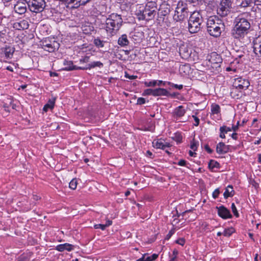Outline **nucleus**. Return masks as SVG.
<instances>
[{
	"label": "nucleus",
	"mask_w": 261,
	"mask_h": 261,
	"mask_svg": "<svg viewBox=\"0 0 261 261\" xmlns=\"http://www.w3.org/2000/svg\"><path fill=\"white\" fill-rule=\"evenodd\" d=\"M228 147L223 142L218 143L216 147L217 152L219 154H223L228 151Z\"/></svg>",
	"instance_id": "obj_21"
},
{
	"label": "nucleus",
	"mask_w": 261,
	"mask_h": 261,
	"mask_svg": "<svg viewBox=\"0 0 261 261\" xmlns=\"http://www.w3.org/2000/svg\"><path fill=\"white\" fill-rule=\"evenodd\" d=\"M42 48L48 52L52 53L59 48V43L54 39H45L42 42Z\"/></svg>",
	"instance_id": "obj_9"
},
{
	"label": "nucleus",
	"mask_w": 261,
	"mask_h": 261,
	"mask_svg": "<svg viewBox=\"0 0 261 261\" xmlns=\"http://www.w3.org/2000/svg\"><path fill=\"white\" fill-rule=\"evenodd\" d=\"M90 0H78V3H75V6L74 8H78L81 5H84L88 3Z\"/></svg>",
	"instance_id": "obj_39"
},
{
	"label": "nucleus",
	"mask_w": 261,
	"mask_h": 261,
	"mask_svg": "<svg viewBox=\"0 0 261 261\" xmlns=\"http://www.w3.org/2000/svg\"><path fill=\"white\" fill-rule=\"evenodd\" d=\"M199 146V143L198 141L195 140V139H193L191 142L190 148L191 149L195 151L197 150L198 146Z\"/></svg>",
	"instance_id": "obj_31"
},
{
	"label": "nucleus",
	"mask_w": 261,
	"mask_h": 261,
	"mask_svg": "<svg viewBox=\"0 0 261 261\" xmlns=\"http://www.w3.org/2000/svg\"><path fill=\"white\" fill-rule=\"evenodd\" d=\"M168 85H171L173 88L180 90L182 89L183 85H177L171 83L170 82H168Z\"/></svg>",
	"instance_id": "obj_42"
},
{
	"label": "nucleus",
	"mask_w": 261,
	"mask_h": 261,
	"mask_svg": "<svg viewBox=\"0 0 261 261\" xmlns=\"http://www.w3.org/2000/svg\"><path fill=\"white\" fill-rule=\"evenodd\" d=\"M56 99L53 98L49 99L47 103L45 104L43 108V111L46 112L48 110H52L54 108Z\"/></svg>",
	"instance_id": "obj_25"
},
{
	"label": "nucleus",
	"mask_w": 261,
	"mask_h": 261,
	"mask_svg": "<svg viewBox=\"0 0 261 261\" xmlns=\"http://www.w3.org/2000/svg\"><path fill=\"white\" fill-rule=\"evenodd\" d=\"M175 233V229L173 228L171 230H170L168 233V234L166 236V239H169Z\"/></svg>",
	"instance_id": "obj_46"
},
{
	"label": "nucleus",
	"mask_w": 261,
	"mask_h": 261,
	"mask_svg": "<svg viewBox=\"0 0 261 261\" xmlns=\"http://www.w3.org/2000/svg\"><path fill=\"white\" fill-rule=\"evenodd\" d=\"M106 41L100 39V38L98 37L95 38L93 41V43L98 48L103 47Z\"/></svg>",
	"instance_id": "obj_29"
},
{
	"label": "nucleus",
	"mask_w": 261,
	"mask_h": 261,
	"mask_svg": "<svg viewBox=\"0 0 261 261\" xmlns=\"http://www.w3.org/2000/svg\"><path fill=\"white\" fill-rule=\"evenodd\" d=\"M28 4L30 10L34 13H40L45 7L44 0H23Z\"/></svg>",
	"instance_id": "obj_6"
},
{
	"label": "nucleus",
	"mask_w": 261,
	"mask_h": 261,
	"mask_svg": "<svg viewBox=\"0 0 261 261\" xmlns=\"http://www.w3.org/2000/svg\"><path fill=\"white\" fill-rule=\"evenodd\" d=\"M231 128V130H233L234 132H236L238 129V125L233 126Z\"/></svg>",
	"instance_id": "obj_63"
},
{
	"label": "nucleus",
	"mask_w": 261,
	"mask_h": 261,
	"mask_svg": "<svg viewBox=\"0 0 261 261\" xmlns=\"http://www.w3.org/2000/svg\"><path fill=\"white\" fill-rule=\"evenodd\" d=\"M231 131L230 127H227L226 126H223L220 128V137L221 138H225V134H227V132Z\"/></svg>",
	"instance_id": "obj_28"
},
{
	"label": "nucleus",
	"mask_w": 261,
	"mask_h": 261,
	"mask_svg": "<svg viewBox=\"0 0 261 261\" xmlns=\"http://www.w3.org/2000/svg\"><path fill=\"white\" fill-rule=\"evenodd\" d=\"M208 168L212 171H216L220 168V164H208Z\"/></svg>",
	"instance_id": "obj_36"
},
{
	"label": "nucleus",
	"mask_w": 261,
	"mask_h": 261,
	"mask_svg": "<svg viewBox=\"0 0 261 261\" xmlns=\"http://www.w3.org/2000/svg\"><path fill=\"white\" fill-rule=\"evenodd\" d=\"M17 261H25V259L24 257H20Z\"/></svg>",
	"instance_id": "obj_64"
},
{
	"label": "nucleus",
	"mask_w": 261,
	"mask_h": 261,
	"mask_svg": "<svg viewBox=\"0 0 261 261\" xmlns=\"http://www.w3.org/2000/svg\"><path fill=\"white\" fill-rule=\"evenodd\" d=\"M220 193L219 190L218 189H216L213 193V197L214 199L217 198Z\"/></svg>",
	"instance_id": "obj_48"
},
{
	"label": "nucleus",
	"mask_w": 261,
	"mask_h": 261,
	"mask_svg": "<svg viewBox=\"0 0 261 261\" xmlns=\"http://www.w3.org/2000/svg\"><path fill=\"white\" fill-rule=\"evenodd\" d=\"M234 231V229L232 228L226 229L223 232V234L226 237H229Z\"/></svg>",
	"instance_id": "obj_34"
},
{
	"label": "nucleus",
	"mask_w": 261,
	"mask_h": 261,
	"mask_svg": "<svg viewBox=\"0 0 261 261\" xmlns=\"http://www.w3.org/2000/svg\"><path fill=\"white\" fill-rule=\"evenodd\" d=\"M152 145L154 148L165 150L166 152L169 153V151L166 150V148L170 147V144L168 142H166L163 139L154 140L152 141Z\"/></svg>",
	"instance_id": "obj_11"
},
{
	"label": "nucleus",
	"mask_w": 261,
	"mask_h": 261,
	"mask_svg": "<svg viewBox=\"0 0 261 261\" xmlns=\"http://www.w3.org/2000/svg\"><path fill=\"white\" fill-rule=\"evenodd\" d=\"M89 61V57L88 56L85 57L84 58L80 59L81 63H87Z\"/></svg>",
	"instance_id": "obj_52"
},
{
	"label": "nucleus",
	"mask_w": 261,
	"mask_h": 261,
	"mask_svg": "<svg viewBox=\"0 0 261 261\" xmlns=\"http://www.w3.org/2000/svg\"><path fill=\"white\" fill-rule=\"evenodd\" d=\"M208 61L213 67L217 68L220 67V63H222V59L219 55L216 53H213L210 55Z\"/></svg>",
	"instance_id": "obj_12"
},
{
	"label": "nucleus",
	"mask_w": 261,
	"mask_h": 261,
	"mask_svg": "<svg viewBox=\"0 0 261 261\" xmlns=\"http://www.w3.org/2000/svg\"><path fill=\"white\" fill-rule=\"evenodd\" d=\"M158 257V254H153L152 255L144 258V261H153L156 259Z\"/></svg>",
	"instance_id": "obj_40"
},
{
	"label": "nucleus",
	"mask_w": 261,
	"mask_h": 261,
	"mask_svg": "<svg viewBox=\"0 0 261 261\" xmlns=\"http://www.w3.org/2000/svg\"><path fill=\"white\" fill-rule=\"evenodd\" d=\"M15 12L19 14H24L27 11L25 3L17 2L14 7Z\"/></svg>",
	"instance_id": "obj_16"
},
{
	"label": "nucleus",
	"mask_w": 261,
	"mask_h": 261,
	"mask_svg": "<svg viewBox=\"0 0 261 261\" xmlns=\"http://www.w3.org/2000/svg\"><path fill=\"white\" fill-rule=\"evenodd\" d=\"M169 95V92L165 89L159 88L154 89V96H168Z\"/></svg>",
	"instance_id": "obj_23"
},
{
	"label": "nucleus",
	"mask_w": 261,
	"mask_h": 261,
	"mask_svg": "<svg viewBox=\"0 0 261 261\" xmlns=\"http://www.w3.org/2000/svg\"><path fill=\"white\" fill-rule=\"evenodd\" d=\"M112 224V221L109 220L107 221L106 223L105 224V225H106V227H107L109 226L110 225H111Z\"/></svg>",
	"instance_id": "obj_59"
},
{
	"label": "nucleus",
	"mask_w": 261,
	"mask_h": 261,
	"mask_svg": "<svg viewBox=\"0 0 261 261\" xmlns=\"http://www.w3.org/2000/svg\"><path fill=\"white\" fill-rule=\"evenodd\" d=\"M145 99L143 97H139L137 99V103L138 105H142L145 103Z\"/></svg>",
	"instance_id": "obj_45"
},
{
	"label": "nucleus",
	"mask_w": 261,
	"mask_h": 261,
	"mask_svg": "<svg viewBox=\"0 0 261 261\" xmlns=\"http://www.w3.org/2000/svg\"><path fill=\"white\" fill-rule=\"evenodd\" d=\"M231 208L232 212L233 213L234 215L236 217H238L239 216V213L238 212V211L237 210V208H236V205L234 203H232L231 204Z\"/></svg>",
	"instance_id": "obj_41"
},
{
	"label": "nucleus",
	"mask_w": 261,
	"mask_h": 261,
	"mask_svg": "<svg viewBox=\"0 0 261 261\" xmlns=\"http://www.w3.org/2000/svg\"><path fill=\"white\" fill-rule=\"evenodd\" d=\"M157 81L153 80L149 82H145L144 85L146 87H154L156 86Z\"/></svg>",
	"instance_id": "obj_35"
},
{
	"label": "nucleus",
	"mask_w": 261,
	"mask_h": 261,
	"mask_svg": "<svg viewBox=\"0 0 261 261\" xmlns=\"http://www.w3.org/2000/svg\"><path fill=\"white\" fill-rule=\"evenodd\" d=\"M14 52V50L13 49L10 48V51H6V55L8 57L9 56V54H10V57L13 55V53Z\"/></svg>",
	"instance_id": "obj_57"
},
{
	"label": "nucleus",
	"mask_w": 261,
	"mask_h": 261,
	"mask_svg": "<svg viewBox=\"0 0 261 261\" xmlns=\"http://www.w3.org/2000/svg\"><path fill=\"white\" fill-rule=\"evenodd\" d=\"M234 195V191L233 190V187L231 185H229L225 189L223 195L225 199L229 197H232Z\"/></svg>",
	"instance_id": "obj_27"
},
{
	"label": "nucleus",
	"mask_w": 261,
	"mask_h": 261,
	"mask_svg": "<svg viewBox=\"0 0 261 261\" xmlns=\"http://www.w3.org/2000/svg\"><path fill=\"white\" fill-rule=\"evenodd\" d=\"M178 253V251L176 249H174L173 251V257L171 258L169 261H175L177 258V255Z\"/></svg>",
	"instance_id": "obj_44"
},
{
	"label": "nucleus",
	"mask_w": 261,
	"mask_h": 261,
	"mask_svg": "<svg viewBox=\"0 0 261 261\" xmlns=\"http://www.w3.org/2000/svg\"><path fill=\"white\" fill-rule=\"evenodd\" d=\"M193 117L194 119V121H195V123H194V125L195 126H198L199 124V119L198 117H197L196 116H193Z\"/></svg>",
	"instance_id": "obj_53"
},
{
	"label": "nucleus",
	"mask_w": 261,
	"mask_h": 261,
	"mask_svg": "<svg viewBox=\"0 0 261 261\" xmlns=\"http://www.w3.org/2000/svg\"><path fill=\"white\" fill-rule=\"evenodd\" d=\"M94 227L95 229L100 228L103 230H105L107 228L105 224H95V225H94Z\"/></svg>",
	"instance_id": "obj_43"
},
{
	"label": "nucleus",
	"mask_w": 261,
	"mask_h": 261,
	"mask_svg": "<svg viewBox=\"0 0 261 261\" xmlns=\"http://www.w3.org/2000/svg\"><path fill=\"white\" fill-rule=\"evenodd\" d=\"M188 9L183 2H178L173 17L174 20L176 21H181L188 17Z\"/></svg>",
	"instance_id": "obj_7"
},
{
	"label": "nucleus",
	"mask_w": 261,
	"mask_h": 261,
	"mask_svg": "<svg viewBox=\"0 0 261 261\" xmlns=\"http://www.w3.org/2000/svg\"><path fill=\"white\" fill-rule=\"evenodd\" d=\"M204 149L208 153H212L213 152V150L208 145L204 146Z\"/></svg>",
	"instance_id": "obj_51"
},
{
	"label": "nucleus",
	"mask_w": 261,
	"mask_h": 261,
	"mask_svg": "<svg viewBox=\"0 0 261 261\" xmlns=\"http://www.w3.org/2000/svg\"><path fill=\"white\" fill-rule=\"evenodd\" d=\"M249 85L248 80L241 77L236 79L233 84V87L240 90L246 89Z\"/></svg>",
	"instance_id": "obj_10"
},
{
	"label": "nucleus",
	"mask_w": 261,
	"mask_h": 261,
	"mask_svg": "<svg viewBox=\"0 0 261 261\" xmlns=\"http://www.w3.org/2000/svg\"><path fill=\"white\" fill-rule=\"evenodd\" d=\"M218 210V215L223 219H226L228 218H231L232 215L229 210L226 208L224 206L221 205L219 207H216Z\"/></svg>",
	"instance_id": "obj_14"
},
{
	"label": "nucleus",
	"mask_w": 261,
	"mask_h": 261,
	"mask_svg": "<svg viewBox=\"0 0 261 261\" xmlns=\"http://www.w3.org/2000/svg\"><path fill=\"white\" fill-rule=\"evenodd\" d=\"M231 137L232 138L234 139V140H237V133H233L231 135Z\"/></svg>",
	"instance_id": "obj_62"
},
{
	"label": "nucleus",
	"mask_w": 261,
	"mask_h": 261,
	"mask_svg": "<svg viewBox=\"0 0 261 261\" xmlns=\"http://www.w3.org/2000/svg\"><path fill=\"white\" fill-rule=\"evenodd\" d=\"M245 15L246 14H240L235 18V25L231 34L236 39H242L249 33L251 24L248 19L244 17Z\"/></svg>",
	"instance_id": "obj_1"
},
{
	"label": "nucleus",
	"mask_w": 261,
	"mask_h": 261,
	"mask_svg": "<svg viewBox=\"0 0 261 261\" xmlns=\"http://www.w3.org/2000/svg\"><path fill=\"white\" fill-rule=\"evenodd\" d=\"M251 0H244L241 3V4H240V6L241 7L246 8L248 7L249 5L251 4Z\"/></svg>",
	"instance_id": "obj_38"
},
{
	"label": "nucleus",
	"mask_w": 261,
	"mask_h": 261,
	"mask_svg": "<svg viewBox=\"0 0 261 261\" xmlns=\"http://www.w3.org/2000/svg\"><path fill=\"white\" fill-rule=\"evenodd\" d=\"M186 113L183 107L180 106L176 108L174 110V115L176 118L183 116Z\"/></svg>",
	"instance_id": "obj_26"
},
{
	"label": "nucleus",
	"mask_w": 261,
	"mask_h": 261,
	"mask_svg": "<svg viewBox=\"0 0 261 261\" xmlns=\"http://www.w3.org/2000/svg\"><path fill=\"white\" fill-rule=\"evenodd\" d=\"M189 154L190 155V156H194L195 154H196V153L193 151H192V150H190L189 151Z\"/></svg>",
	"instance_id": "obj_60"
},
{
	"label": "nucleus",
	"mask_w": 261,
	"mask_h": 261,
	"mask_svg": "<svg viewBox=\"0 0 261 261\" xmlns=\"http://www.w3.org/2000/svg\"><path fill=\"white\" fill-rule=\"evenodd\" d=\"M6 69L10 71H11V72H13V68L12 66H8L7 67Z\"/></svg>",
	"instance_id": "obj_61"
},
{
	"label": "nucleus",
	"mask_w": 261,
	"mask_h": 261,
	"mask_svg": "<svg viewBox=\"0 0 261 261\" xmlns=\"http://www.w3.org/2000/svg\"><path fill=\"white\" fill-rule=\"evenodd\" d=\"M125 77L126 78L129 79L130 80H135L137 77V75H130L129 74H128L127 72L125 73Z\"/></svg>",
	"instance_id": "obj_47"
},
{
	"label": "nucleus",
	"mask_w": 261,
	"mask_h": 261,
	"mask_svg": "<svg viewBox=\"0 0 261 261\" xmlns=\"http://www.w3.org/2000/svg\"><path fill=\"white\" fill-rule=\"evenodd\" d=\"M73 249V246L68 243L60 244L56 246V250L62 252L64 250L70 251Z\"/></svg>",
	"instance_id": "obj_18"
},
{
	"label": "nucleus",
	"mask_w": 261,
	"mask_h": 261,
	"mask_svg": "<svg viewBox=\"0 0 261 261\" xmlns=\"http://www.w3.org/2000/svg\"><path fill=\"white\" fill-rule=\"evenodd\" d=\"M253 51L258 57H261V36L255 38L253 41Z\"/></svg>",
	"instance_id": "obj_15"
},
{
	"label": "nucleus",
	"mask_w": 261,
	"mask_h": 261,
	"mask_svg": "<svg viewBox=\"0 0 261 261\" xmlns=\"http://www.w3.org/2000/svg\"><path fill=\"white\" fill-rule=\"evenodd\" d=\"M103 65L100 61H94L91 62V63L87 65L86 67H79L81 70H86V69H90L91 68H94L96 67H98L99 68H102Z\"/></svg>",
	"instance_id": "obj_20"
},
{
	"label": "nucleus",
	"mask_w": 261,
	"mask_h": 261,
	"mask_svg": "<svg viewBox=\"0 0 261 261\" xmlns=\"http://www.w3.org/2000/svg\"><path fill=\"white\" fill-rule=\"evenodd\" d=\"M123 20L120 15L112 13L106 20V29L107 32L113 34L118 31L122 25Z\"/></svg>",
	"instance_id": "obj_3"
},
{
	"label": "nucleus",
	"mask_w": 261,
	"mask_h": 261,
	"mask_svg": "<svg viewBox=\"0 0 261 261\" xmlns=\"http://www.w3.org/2000/svg\"><path fill=\"white\" fill-rule=\"evenodd\" d=\"M211 111L213 114H218L220 112V106L217 104H212L211 106Z\"/></svg>",
	"instance_id": "obj_30"
},
{
	"label": "nucleus",
	"mask_w": 261,
	"mask_h": 261,
	"mask_svg": "<svg viewBox=\"0 0 261 261\" xmlns=\"http://www.w3.org/2000/svg\"><path fill=\"white\" fill-rule=\"evenodd\" d=\"M170 11V5L164 2L161 5H160V8L158 10V14L159 16H160V17H163V18L164 19V17L169 14Z\"/></svg>",
	"instance_id": "obj_13"
},
{
	"label": "nucleus",
	"mask_w": 261,
	"mask_h": 261,
	"mask_svg": "<svg viewBox=\"0 0 261 261\" xmlns=\"http://www.w3.org/2000/svg\"><path fill=\"white\" fill-rule=\"evenodd\" d=\"M166 82L163 81H157V84L156 85L158 86H160L162 85H165Z\"/></svg>",
	"instance_id": "obj_56"
},
{
	"label": "nucleus",
	"mask_w": 261,
	"mask_h": 261,
	"mask_svg": "<svg viewBox=\"0 0 261 261\" xmlns=\"http://www.w3.org/2000/svg\"><path fill=\"white\" fill-rule=\"evenodd\" d=\"M250 184H251L255 188H257L258 187V184L255 180H250Z\"/></svg>",
	"instance_id": "obj_54"
},
{
	"label": "nucleus",
	"mask_w": 261,
	"mask_h": 261,
	"mask_svg": "<svg viewBox=\"0 0 261 261\" xmlns=\"http://www.w3.org/2000/svg\"><path fill=\"white\" fill-rule=\"evenodd\" d=\"M29 24L27 20H22L14 23V28L17 30H25L29 28Z\"/></svg>",
	"instance_id": "obj_17"
},
{
	"label": "nucleus",
	"mask_w": 261,
	"mask_h": 261,
	"mask_svg": "<svg viewBox=\"0 0 261 261\" xmlns=\"http://www.w3.org/2000/svg\"><path fill=\"white\" fill-rule=\"evenodd\" d=\"M181 140H182V137H181V136L179 134L176 135V136H175V141L178 143H180L181 142Z\"/></svg>",
	"instance_id": "obj_50"
},
{
	"label": "nucleus",
	"mask_w": 261,
	"mask_h": 261,
	"mask_svg": "<svg viewBox=\"0 0 261 261\" xmlns=\"http://www.w3.org/2000/svg\"><path fill=\"white\" fill-rule=\"evenodd\" d=\"M153 2H148L145 7L139 5L136 7V14L140 20H149L154 18L156 7Z\"/></svg>",
	"instance_id": "obj_2"
},
{
	"label": "nucleus",
	"mask_w": 261,
	"mask_h": 261,
	"mask_svg": "<svg viewBox=\"0 0 261 261\" xmlns=\"http://www.w3.org/2000/svg\"><path fill=\"white\" fill-rule=\"evenodd\" d=\"M75 3H78V0H69L68 4H74L75 6Z\"/></svg>",
	"instance_id": "obj_58"
},
{
	"label": "nucleus",
	"mask_w": 261,
	"mask_h": 261,
	"mask_svg": "<svg viewBox=\"0 0 261 261\" xmlns=\"http://www.w3.org/2000/svg\"><path fill=\"white\" fill-rule=\"evenodd\" d=\"M179 70L180 71H183L186 74L189 73L190 70V66L189 65H181L179 67Z\"/></svg>",
	"instance_id": "obj_32"
},
{
	"label": "nucleus",
	"mask_w": 261,
	"mask_h": 261,
	"mask_svg": "<svg viewBox=\"0 0 261 261\" xmlns=\"http://www.w3.org/2000/svg\"><path fill=\"white\" fill-rule=\"evenodd\" d=\"M203 21L201 15L197 12H193L190 16L188 21V28L191 33L198 32Z\"/></svg>",
	"instance_id": "obj_5"
},
{
	"label": "nucleus",
	"mask_w": 261,
	"mask_h": 261,
	"mask_svg": "<svg viewBox=\"0 0 261 261\" xmlns=\"http://www.w3.org/2000/svg\"><path fill=\"white\" fill-rule=\"evenodd\" d=\"M154 89H147L144 91L143 95H152L154 96Z\"/></svg>",
	"instance_id": "obj_37"
},
{
	"label": "nucleus",
	"mask_w": 261,
	"mask_h": 261,
	"mask_svg": "<svg viewBox=\"0 0 261 261\" xmlns=\"http://www.w3.org/2000/svg\"><path fill=\"white\" fill-rule=\"evenodd\" d=\"M69 188L72 190L76 189L77 186V180L76 178H74L71 180L69 182Z\"/></svg>",
	"instance_id": "obj_33"
},
{
	"label": "nucleus",
	"mask_w": 261,
	"mask_h": 261,
	"mask_svg": "<svg viewBox=\"0 0 261 261\" xmlns=\"http://www.w3.org/2000/svg\"><path fill=\"white\" fill-rule=\"evenodd\" d=\"M231 7L230 0H222L217 8V13L222 17H225L229 13Z\"/></svg>",
	"instance_id": "obj_8"
},
{
	"label": "nucleus",
	"mask_w": 261,
	"mask_h": 261,
	"mask_svg": "<svg viewBox=\"0 0 261 261\" xmlns=\"http://www.w3.org/2000/svg\"><path fill=\"white\" fill-rule=\"evenodd\" d=\"M176 243L178 244L183 246L185 244V241L183 238H180L176 241Z\"/></svg>",
	"instance_id": "obj_49"
},
{
	"label": "nucleus",
	"mask_w": 261,
	"mask_h": 261,
	"mask_svg": "<svg viewBox=\"0 0 261 261\" xmlns=\"http://www.w3.org/2000/svg\"><path fill=\"white\" fill-rule=\"evenodd\" d=\"M129 41L126 34L122 35L118 39V44L121 47L127 46Z\"/></svg>",
	"instance_id": "obj_22"
},
{
	"label": "nucleus",
	"mask_w": 261,
	"mask_h": 261,
	"mask_svg": "<svg viewBox=\"0 0 261 261\" xmlns=\"http://www.w3.org/2000/svg\"><path fill=\"white\" fill-rule=\"evenodd\" d=\"M179 54L182 56V58H188L191 53V50H189L186 47L182 46L179 47Z\"/></svg>",
	"instance_id": "obj_24"
},
{
	"label": "nucleus",
	"mask_w": 261,
	"mask_h": 261,
	"mask_svg": "<svg viewBox=\"0 0 261 261\" xmlns=\"http://www.w3.org/2000/svg\"><path fill=\"white\" fill-rule=\"evenodd\" d=\"M206 25L207 32L215 37H219L225 28L224 23L221 20L213 17L207 19Z\"/></svg>",
	"instance_id": "obj_4"
},
{
	"label": "nucleus",
	"mask_w": 261,
	"mask_h": 261,
	"mask_svg": "<svg viewBox=\"0 0 261 261\" xmlns=\"http://www.w3.org/2000/svg\"><path fill=\"white\" fill-rule=\"evenodd\" d=\"M63 65L65 67L63 68L64 70L70 71L73 70L80 69V67H76L73 65V62L71 61H68L65 60L63 62Z\"/></svg>",
	"instance_id": "obj_19"
},
{
	"label": "nucleus",
	"mask_w": 261,
	"mask_h": 261,
	"mask_svg": "<svg viewBox=\"0 0 261 261\" xmlns=\"http://www.w3.org/2000/svg\"><path fill=\"white\" fill-rule=\"evenodd\" d=\"M145 154H146V156L148 157V158H152L153 154H152V152L150 151H149V150H147L146 151Z\"/></svg>",
	"instance_id": "obj_55"
}]
</instances>
